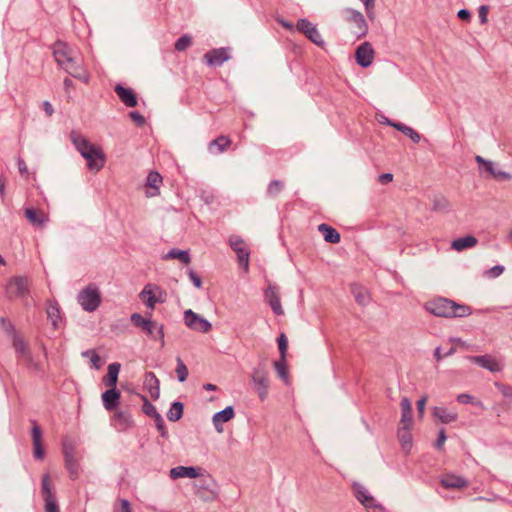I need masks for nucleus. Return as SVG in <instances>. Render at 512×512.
<instances>
[{"label": "nucleus", "mask_w": 512, "mask_h": 512, "mask_svg": "<svg viewBox=\"0 0 512 512\" xmlns=\"http://www.w3.org/2000/svg\"><path fill=\"white\" fill-rule=\"evenodd\" d=\"M33 454L37 459H43L44 450L42 447V431L38 425L32 428Z\"/></svg>", "instance_id": "c85d7f7f"}, {"label": "nucleus", "mask_w": 512, "mask_h": 512, "mask_svg": "<svg viewBox=\"0 0 512 512\" xmlns=\"http://www.w3.org/2000/svg\"><path fill=\"white\" fill-rule=\"evenodd\" d=\"M229 51L227 48L213 49L204 55V59L210 66H218L229 60Z\"/></svg>", "instance_id": "6ab92c4d"}, {"label": "nucleus", "mask_w": 512, "mask_h": 512, "mask_svg": "<svg viewBox=\"0 0 512 512\" xmlns=\"http://www.w3.org/2000/svg\"><path fill=\"white\" fill-rule=\"evenodd\" d=\"M265 298L268 301L271 309L277 315L284 314L283 308L280 302V296L278 289L275 286H269L265 292Z\"/></svg>", "instance_id": "5701e85b"}, {"label": "nucleus", "mask_w": 512, "mask_h": 512, "mask_svg": "<svg viewBox=\"0 0 512 512\" xmlns=\"http://www.w3.org/2000/svg\"><path fill=\"white\" fill-rule=\"evenodd\" d=\"M183 415V404L174 402L167 413V418L170 421H178Z\"/></svg>", "instance_id": "79ce46f5"}, {"label": "nucleus", "mask_w": 512, "mask_h": 512, "mask_svg": "<svg viewBox=\"0 0 512 512\" xmlns=\"http://www.w3.org/2000/svg\"><path fill=\"white\" fill-rule=\"evenodd\" d=\"M478 244V239L473 235H467L462 238H457L451 242V248L457 252L465 249H470Z\"/></svg>", "instance_id": "cd10ccee"}, {"label": "nucleus", "mask_w": 512, "mask_h": 512, "mask_svg": "<svg viewBox=\"0 0 512 512\" xmlns=\"http://www.w3.org/2000/svg\"><path fill=\"white\" fill-rule=\"evenodd\" d=\"M389 126L394 127L404 135L408 136L414 143H418L421 140V135L409 126L399 122H389Z\"/></svg>", "instance_id": "c9c22d12"}, {"label": "nucleus", "mask_w": 512, "mask_h": 512, "mask_svg": "<svg viewBox=\"0 0 512 512\" xmlns=\"http://www.w3.org/2000/svg\"><path fill=\"white\" fill-rule=\"evenodd\" d=\"M446 439H447V438H446L445 430H444V429H441V430L439 431V436H438V439H437V441H436V443H435V447H436L437 449H442V448H443V446H444V444H445Z\"/></svg>", "instance_id": "680f3d73"}, {"label": "nucleus", "mask_w": 512, "mask_h": 512, "mask_svg": "<svg viewBox=\"0 0 512 512\" xmlns=\"http://www.w3.org/2000/svg\"><path fill=\"white\" fill-rule=\"evenodd\" d=\"M13 346L16 353L20 358H22L23 361H25L28 365L37 368L36 363H34L32 359L30 350L22 337L19 335H14Z\"/></svg>", "instance_id": "a211bd4d"}, {"label": "nucleus", "mask_w": 512, "mask_h": 512, "mask_svg": "<svg viewBox=\"0 0 512 512\" xmlns=\"http://www.w3.org/2000/svg\"><path fill=\"white\" fill-rule=\"evenodd\" d=\"M432 415L444 424L455 422L458 418V414L454 411H449L444 407H434Z\"/></svg>", "instance_id": "c756f323"}, {"label": "nucleus", "mask_w": 512, "mask_h": 512, "mask_svg": "<svg viewBox=\"0 0 512 512\" xmlns=\"http://www.w3.org/2000/svg\"><path fill=\"white\" fill-rule=\"evenodd\" d=\"M25 216L29 222L35 226L42 227L47 221L48 216L41 210L28 208L25 210Z\"/></svg>", "instance_id": "473e14b6"}, {"label": "nucleus", "mask_w": 512, "mask_h": 512, "mask_svg": "<svg viewBox=\"0 0 512 512\" xmlns=\"http://www.w3.org/2000/svg\"><path fill=\"white\" fill-rule=\"evenodd\" d=\"M29 279L24 276L12 277L6 284V295L10 299L25 298L29 294Z\"/></svg>", "instance_id": "0eeeda50"}, {"label": "nucleus", "mask_w": 512, "mask_h": 512, "mask_svg": "<svg viewBox=\"0 0 512 512\" xmlns=\"http://www.w3.org/2000/svg\"><path fill=\"white\" fill-rule=\"evenodd\" d=\"M47 316L52 321V324L56 327L57 322L60 319V308L57 303H49L47 307Z\"/></svg>", "instance_id": "c03bdc74"}, {"label": "nucleus", "mask_w": 512, "mask_h": 512, "mask_svg": "<svg viewBox=\"0 0 512 512\" xmlns=\"http://www.w3.org/2000/svg\"><path fill=\"white\" fill-rule=\"evenodd\" d=\"M200 470V468L195 467L177 466L169 471V476L174 480L178 478H197L201 475Z\"/></svg>", "instance_id": "393cba45"}, {"label": "nucleus", "mask_w": 512, "mask_h": 512, "mask_svg": "<svg viewBox=\"0 0 512 512\" xmlns=\"http://www.w3.org/2000/svg\"><path fill=\"white\" fill-rule=\"evenodd\" d=\"M318 230L322 233L326 242L336 244L340 242V234L327 224H320Z\"/></svg>", "instance_id": "f704fd0d"}, {"label": "nucleus", "mask_w": 512, "mask_h": 512, "mask_svg": "<svg viewBox=\"0 0 512 512\" xmlns=\"http://www.w3.org/2000/svg\"><path fill=\"white\" fill-rule=\"evenodd\" d=\"M131 322L133 323L134 326L138 327V328H141L143 331L146 329V327L150 324V322L152 321L151 319H147V318H144L141 314L139 313H133L131 315Z\"/></svg>", "instance_id": "a18cd8bd"}, {"label": "nucleus", "mask_w": 512, "mask_h": 512, "mask_svg": "<svg viewBox=\"0 0 512 512\" xmlns=\"http://www.w3.org/2000/svg\"><path fill=\"white\" fill-rule=\"evenodd\" d=\"M251 380L259 399L264 401L268 396L270 388L269 375L265 368V364H259L257 367L253 368Z\"/></svg>", "instance_id": "39448f33"}, {"label": "nucleus", "mask_w": 512, "mask_h": 512, "mask_svg": "<svg viewBox=\"0 0 512 512\" xmlns=\"http://www.w3.org/2000/svg\"><path fill=\"white\" fill-rule=\"evenodd\" d=\"M130 118L139 126H143L145 124V118L138 112H130Z\"/></svg>", "instance_id": "052dcab7"}, {"label": "nucleus", "mask_w": 512, "mask_h": 512, "mask_svg": "<svg viewBox=\"0 0 512 512\" xmlns=\"http://www.w3.org/2000/svg\"><path fill=\"white\" fill-rule=\"evenodd\" d=\"M235 416L234 409L231 406L226 407L224 410L217 412L214 414L212 421L215 426V429L218 433L223 432V423H226L233 419Z\"/></svg>", "instance_id": "b1692460"}, {"label": "nucleus", "mask_w": 512, "mask_h": 512, "mask_svg": "<svg viewBox=\"0 0 512 512\" xmlns=\"http://www.w3.org/2000/svg\"><path fill=\"white\" fill-rule=\"evenodd\" d=\"M504 272V267L501 266V265H497V266H494L493 268H491L489 271H488V274L491 276V277H498L500 276L502 273Z\"/></svg>", "instance_id": "0e129e2a"}, {"label": "nucleus", "mask_w": 512, "mask_h": 512, "mask_svg": "<svg viewBox=\"0 0 512 512\" xmlns=\"http://www.w3.org/2000/svg\"><path fill=\"white\" fill-rule=\"evenodd\" d=\"M230 245L231 248L237 253L240 265H242L244 269L247 270L249 265V252L243 239L238 236H232L230 238Z\"/></svg>", "instance_id": "2eb2a0df"}, {"label": "nucleus", "mask_w": 512, "mask_h": 512, "mask_svg": "<svg viewBox=\"0 0 512 512\" xmlns=\"http://www.w3.org/2000/svg\"><path fill=\"white\" fill-rule=\"evenodd\" d=\"M283 188V183L280 182V181H272L270 184H269V187H268V193L270 195H277Z\"/></svg>", "instance_id": "6e6d98bb"}, {"label": "nucleus", "mask_w": 512, "mask_h": 512, "mask_svg": "<svg viewBox=\"0 0 512 512\" xmlns=\"http://www.w3.org/2000/svg\"><path fill=\"white\" fill-rule=\"evenodd\" d=\"M120 368L121 365L116 362L108 365L107 374L103 378V382L108 388H116Z\"/></svg>", "instance_id": "7c9ffc66"}, {"label": "nucleus", "mask_w": 512, "mask_h": 512, "mask_svg": "<svg viewBox=\"0 0 512 512\" xmlns=\"http://www.w3.org/2000/svg\"><path fill=\"white\" fill-rule=\"evenodd\" d=\"M493 177L496 179H499V180H510L511 179V175L509 173L498 170V169L495 172V174L493 175Z\"/></svg>", "instance_id": "338daca9"}, {"label": "nucleus", "mask_w": 512, "mask_h": 512, "mask_svg": "<svg viewBox=\"0 0 512 512\" xmlns=\"http://www.w3.org/2000/svg\"><path fill=\"white\" fill-rule=\"evenodd\" d=\"M488 12H489V9L487 6H480L479 10H478V16H479V19L481 21L482 24H486L488 19H487V16H488Z\"/></svg>", "instance_id": "13d9d810"}, {"label": "nucleus", "mask_w": 512, "mask_h": 512, "mask_svg": "<svg viewBox=\"0 0 512 512\" xmlns=\"http://www.w3.org/2000/svg\"><path fill=\"white\" fill-rule=\"evenodd\" d=\"M343 19L356 28L355 33L359 36H365L368 32V25L364 15L352 8H345L342 10Z\"/></svg>", "instance_id": "9d476101"}, {"label": "nucleus", "mask_w": 512, "mask_h": 512, "mask_svg": "<svg viewBox=\"0 0 512 512\" xmlns=\"http://www.w3.org/2000/svg\"><path fill=\"white\" fill-rule=\"evenodd\" d=\"M144 388L149 392L151 398L156 400L160 396V382L153 372H147L143 381Z\"/></svg>", "instance_id": "aec40b11"}, {"label": "nucleus", "mask_w": 512, "mask_h": 512, "mask_svg": "<svg viewBox=\"0 0 512 512\" xmlns=\"http://www.w3.org/2000/svg\"><path fill=\"white\" fill-rule=\"evenodd\" d=\"M451 208L450 202L443 196H435L432 209L436 212H448Z\"/></svg>", "instance_id": "ea45409f"}, {"label": "nucleus", "mask_w": 512, "mask_h": 512, "mask_svg": "<svg viewBox=\"0 0 512 512\" xmlns=\"http://www.w3.org/2000/svg\"><path fill=\"white\" fill-rule=\"evenodd\" d=\"M398 438L404 451L409 452L412 447V435L410 429L399 428Z\"/></svg>", "instance_id": "4c0bfd02"}, {"label": "nucleus", "mask_w": 512, "mask_h": 512, "mask_svg": "<svg viewBox=\"0 0 512 512\" xmlns=\"http://www.w3.org/2000/svg\"><path fill=\"white\" fill-rule=\"evenodd\" d=\"M115 92L120 98V100L128 107H135L137 105V99L134 92L131 89H127L122 87L121 85H117L115 87Z\"/></svg>", "instance_id": "2f4dec72"}, {"label": "nucleus", "mask_w": 512, "mask_h": 512, "mask_svg": "<svg viewBox=\"0 0 512 512\" xmlns=\"http://www.w3.org/2000/svg\"><path fill=\"white\" fill-rule=\"evenodd\" d=\"M113 421L118 429L123 430L131 423V416L129 413L121 410H114Z\"/></svg>", "instance_id": "e433bc0d"}, {"label": "nucleus", "mask_w": 512, "mask_h": 512, "mask_svg": "<svg viewBox=\"0 0 512 512\" xmlns=\"http://www.w3.org/2000/svg\"><path fill=\"white\" fill-rule=\"evenodd\" d=\"M143 400V411L146 415L155 419L156 422L164 423L163 418L157 412L155 406H153L145 396H142Z\"/></svg>", "instance_id": "58836bf2"}, {"label": "nucleus", "mask_w": 512, "mask_h": 512, "mask_svg": "<svg viewBox=\"0 0 512 512\" xmlns=\"http://www.w3.org/2000/svg\"><path fill=\"white\" fill-rule=\"evenodd\" d=\"M164 259H178L185 264L190 263V256L188 252L178 249H172L169 251V253L164 256Z\"/></svg>", "instance_id": "a19ab883"}, {"label": "nucleus", "mask_w": 512, "mask_h": 512, "mask_svg": "<svg viewBox=\"0 0 512 512\" xmlns=\"http://www.w3.org/2000/svg\"><path fill=\"white\" fill-rule=\"evenodd\" d=\"M400 407L402 413H412V404L408 398H402Z\"/></svg>", "instance_id": "4d7b16f0"}, {"label": "nucleus", "mask_w": 512, "mask_h": 512, "mask_svg": "<svg viewBox=\"0 0 512 512\" xmlns=\"http://www.w3.org/2000/svg\"><path fill=\"white\" fill-rule=\"evenodd\" d=\"M352 293L356 299V301L360 305H366L369 302V295L366 289L362 287H353Z\"/></svg>", "instance_id": "37998d69"}, {"label": "nucleus", "mask_w": 512, "mask_h": 512, "mask_svg": "<svg viewBox=\"0 0 512 512\" xmlns=\"http://www.w3.org/2000/svg\"><path fill=\"white\" fill-rule=\"evenodd\" d=\"M425 308L428 312L437 317H466L471 314V308L469 306L457 304L446 298L430 301L425 305Z\"/></svg>", "instance_id": "7ed1b4c3"}, {"label": "nucleus", "mask_w": 512, "mask_h": 512, "mask_svg": "<svg viewBox=\"0 0 512 512\" xmlns=\"http://www.w3.org/2000/svg\"><path fill=\"white\" fill-rule=\"evenodd\" d=\"M120 397L121 393L117 388H108L101 396L104 408L108 411H114L119 403Z\"/></svg>", "instance_id": "4be33fe9"}, {"label": "nucleus", "mask_w": 512, "mask_h": 512, "mask_svg": "<svg viewBox=\"0 0 512 512\" xmlns=\"http://www.w3.org/2000/svg\"><path fill=\"white\" fill-rule=\"evenodd\" d=\"M77 300L84 311L93 312L101 304V292L95 284H90L79 292Z\"/></svg>", "instance_id": "20e7f679"}, {"label": "nucleus", "mask_w": 512, "mask_h": 512, "mask_svg": "<svg viewBox=\"0 0 512 512\" xmlns=\"http://www.w3.org/2000/svg\"><path fill=\"white\" fill-rule=\"evenodd\" d=\"M70 140L74 144L77 151L87 161V166L92 171H99L105 163V156L102 150L90 143L89 140L79 132L72 131Z\"/></svg>", "instance_id": "f03ea898"}, {"label": "nucleus", "mask_w": 512, "mask_h": 512, "mask_svg": "<svg viewBox=\"0 0 512 512\" xmlns=\"http://www.w3.org/2000/svg\"><path fill=\"white\" fill-rule=\"evenodd\" d=\"M374 55L372 45L369 42H364L356 49L355 59L360 66L366 68L373 63Z\"/></svg>", "instance_id": "4468645a"}, {"label": "nucleus", "mask_w": 512, "mask_h": 512, "mask_svg": "<svg viewBox=\"0 0 512 512\" xmlns=\"http://www.w3.org/2000/svg\"><path fill=\"white\" fill-rule=\"evenodd\" d=\"M412 424V413H402L399 428L411 429Z\"/></svg>", "instance_id": "864d4df0"}, {"label": "nucleus", "mask_w": 512, "mask_h": 512, "mask_svg": "<svg viewBox=\"0 0 512 512\" xmlns=\"http://www.w3.org/2000/svg\"><path fill=\"white\" fill-rule=\"evenodd\" d=\"M176 374L180 382H184L188 377V369L181 358H177Z\"/></svg>", "instance_id": "de8ad7c7"}, {"label": "nucleus", "mask_w": 512, "mask_h": 512, "mask_svg": "<svg viewBox=\"0 0 512 512\" xmlns=\"http://www.w3.org/2000/svg\"><path fill=\"white\" fill-rule=\"evenodd\" d=\"M53 57L60 68L72 77L88 83L90 75L76 55V51L66 42L56 41L52 46Z\"/></svg>", "instance_id": "f257e3e1"}, {"label": "nucleus", "mask_w": 512, "mask_h": 512, "mask_svg": "<svg viewBox=\"0 0 512 512\" xmlns=\"http://www.w3.org/2000/svg\"><path fill=\"white\" fill-rule=\"evenodd\" d=\"M274 368L276 370L277 375L281 379L286 381L288 378V371H287V367H286V358L281 357L279 361H276L274 363Z\"/></svg>", "instance_id": "49530a36"}, {"label": "nucleus", "mask_w": 512, "mask_h": 512, "mask_svg": "<svg viewBox=\"0 0 512 512\" xmlns=\"http://www.w3.org/2000/svg\"><path fill=\"white\" fill-rule=\"evenodd\" d=\"M188 274H189V278L192 281V283L194 284V286L197 288H201V286H202L201 278L198 275H196L192 270L189 271Z\"/></svg>", "instance_id": "e2e57ef3"}, {"label": "nucleus", "mask_w": 512, "mask_h": 512, "mask_svg": "<svg viewBox=\"0 0 512 512\" xmlns=\"http://www.w3.org/2000/svg\"><path fill=\"white\" fill-rule=\"evenodd\" d=\"M195 494L205 502H212L218 497V490L212 478H202L194 484Z\"/></svg>", "instance_id": "6e6552de"}, {"label": "nucleus", "mask_w": 512, "mask_h": 512, "mask_svg": "<svg viewBox=\"0 0 512 512\" xmlns=\"http://www.w3.org/2000/svg\"><path fill=\"white\" fill-rule=\"evenodd\" d=\"M353 491L356 498L365 506V507H374L375 500L374 498L368 494L366 489L360 484L353 485Z\"/></svg>", "instance_id": "72a5a7b5"}, {"label": "nucleus", "mask_w": 512, "mask_h": 512, "mask_svg": "<svg viewBox=\"0 0 512 512\" xmlns=\"http://www.w3.org/2000/svg\"><path fill=\"white\" fill-rule=\"evenodd\" d=\"M467 359L492 373L500 372L503 369V364L498 359L488 354L482 356H468Z\"/></svg>", "instance_id": "ddd939ff"}, {"label": "nucleus", "mask_w": 512, "mask_h": 512, "mask_svg": "<svg viewBox=\"0 0 512 512\" xmlns=\"http://www.w3.org/2000/svg\"><path fill=\"white\" fill-rule=\"evenodd\" d=\"M82 356L89 357L92 365L99 369L101 367V359L99 355L94 350H88L82 353Z\"/></svg>", "instance_id": "09e8293b"}, {"label": "nucleus", "mask_w": 512, "mask_h": 512, "mask_svg": "<svg viewBox=\"0 0 512 512\" xmlns=\"http://www.w3.org/2000/svg\"><path fill=\"white\" fill-rule=\"evenodd\" d=\"M139 298L150 310H154L157 303H164L167 293L160 286L148 283L139 294Z\"/></svg>", "instance_id": "423d86ee"}, {"label": "nucleus", "mask_w": 512, "mask_h": 512, "mask_svg": "<svg viewBox=\"0 0 512 512\" xmlns=\"http://www.w3.org/2000/svg\"><path fill=\"white\" fill-rule=\"evenodd\" d=\"M163 178L162 176L156 172L151 171L146 180V197L152 198L160 195V185L162 184Z\"/></svg>", "instance_id": "f3484780"}, {"label": "nucleus", "mask_w": 512, "mask_h": 512, "mask_svg": "<svg viewBox=\"0 0 512 512\" xmlns=\"http://www.w3.org/2000/svg\"><path fill=\"white\" fill-rule=\"evenodd\" d=\"M191 45V38L187 35L180 37L175 43V49L178 51H184Z\"/></svg>", "instance_id": "3c124183"}, {"label": "nucleus", "mask_w": 512, "mask_h": 512, "mask_svg": "<svg viewBox=\"0 0 512 512\" xmlns=\"http://www.w3.org/2000/svg\"><path fill=\"white\" fill-rule=\"evenodd\" d=\"M278 342V348L280 351V355L282 358H286V352L288 348V339L285 334H281L277 340Z\"/></svg>", "instance_id": "603ef678"}, {"label": "nucleus", "mask_w": 512, "mask_h": 512, "mask_svg": "<svg viewBox=\"0 0 512 512\" xmlns=\"http://www.w3.org/2000/svg\"><path fill=\"white\" fill-rule=\"evenodd\" d=\"M144 332L151 339L159 341L161 347H164L165 340H164V327H163V325H161L158 322L152 320L150 322V324L146 327Z\"/></svg>", "instance_id": "a878e982"}, {"label": "nucleus", "mask_w": 512, "mask_h": 512, "mask_svg": "<svg viewBox=\"0 0 512 512\" xmlns=\"http://www.w3.org/2000/svg\"><path fill=\"white\" fill-rule=\"evenodd\" d=\"M365 6L366 14L370 20L375 18V0H361Z\"/></svg>", "instance_id": "5fc2aeb1"}, {"label": "nucleus", "mask_w": 512, "mask_h": 512, "mask_svg": "<svg viewBox=\"0 0 512 512\" xmlns=\"http://www.w3.org/2000/svg\"><path fill=\"white\" fill-rule=\"evenodd\" d=\"M231 143L232 141L229 137L221 135L209 143L208 150L211 154H220L225 152Z\"/></svg>", "instance_id": "bb28decb"}, {"label": "nucleus", "mask_w": 512, "mask_h": 512, "mask_svg": "<svg viewBox=\"0 0 512 512\" xmlns=\"http://www.w3.org/2000/svg\"><path fill=\"white\" fill-rule=\"evenodd\" d=\"M457 401L462 404L472 403L478 407L484 408L483 403L480 401H474L470 394L462 393L457 396Z\"/></svg>", "instance_id": "8fccbe9b"}, {"label": "nucleus", "mask_w": 512, "mask_h": 512, "mask_svg": "<svg viewBox=\"0 0 512 512\" xmlns=\"http://www.w3.org/2000/svg\"><path fill=\"white\" fill-rule=\"evenodd\" d=\"M119 503H120V507H119L118 512H132L131 506H130V503L128 500L122 499V500H120Z\"/></svg>", "instance_id": "69168bd1"}, {"label": "nucleus", "mask_w": 512, "mask_h": 512, "mask_svg": "<svg viewBox=\"0 0 512 512\" xmlns=\"http://www.w3.org/2000/svg\"><path fill=\"white\" fill-rule=\"evenodd\" d=\"M184 323L189 329L201 333H208L212 329V324L207 319L191 309L184 312Z\"/></svg>", "instance_id": "1a4fd4ad"}, {"label": "nucleus", "mask_w": 512, "mask_h": 512, "mask_svg": "<svg viewBox=\"0 0 512 512\" xmlns=\"http://www.w3.org/2000/svg\"><path fill=\"white\" fill-rule=\"evenodd\" d=\"M440 483L446 489H463L469 485L466 479L454 474L444 475L441 478Z\"/></svg>", "instance_id": "412c9836"}, {"label": "nucleus", "mask_w": 512, "mask_h": 512, "mask_svg": "<svg viewBox=\"0 0 512 512\" xmlns=\"http://www.w3.org/2000/svg\"><path fill=\"white\" fill-rule=\"evenodd\" d=\"M42 493L45 500V511L59 512L56 497L53 492V485L48 474H45L42 478Z\"/></svg>", "instance_id": "9b49d317"}, {"label": "nucleus", "mask_w": 512, "mask_h": 512, "mask_svg": "<svg viewBox=\"0 0 512 512\" xmlns=\"http://www.w3.org/2000/svg\"><path fill=\"white\" fill-rule=\"evenodd\" d=\"M63 454L65 460V466L69 471L70 477L76 479L79 474V465L75 456V449L71 443L65 441L63 443Z\"/></svg>", "instance_id": "f8f14e48"}, {"label": "nucleus", "mask_w": 512, "mask_h": 512, "mask_svg": "<svg viewBox=\"0 0 512 512\" xmlns=\"http://www.w3.org/2000/svg\"><path fill=\"white\" fill-rule=\"evenodd\" d=\"M42 107H43V110H44L45 114H46L48 117H50V116H52V115H53V113H54V108H53V106H52V104H51L50 102H48V101H44V102H43Z\"/></svg>", "instance_id": "774afa93"}, {"label": "nucleus", "mask_w": 512, "mask_h": 512, "mask_svg": "<svg viewBox=\"0 0 512 512\" xmlns=\"http://www.w3.org/2000/svg\"><path fill=\"white\" fill-rule=\"evenodd\" d=\"M297 29L305 34L307 38H309L313 43L320 46L323 44V39L317 30L316 26L313 25L306 19H301L297 23Z\"/></svg>", "instance_id": "dca6fc26"}, {"label": "nucleus", "mask_w": 512, "mask_h": 512, "mask_svg": "<svg viewBox=\"0 0 512 512\" xmlns=\"http://www.w3.org/2000/svg\"><path fill=\"white\" fill-rule=\"evenodd\" d=\"M427 396H423L421 399L418 400L417 402V410H418V414H419V417L422 418L423 415H424V411H425V406H426V403H427Z\"/></svg>", "instance_id": "bf43d9fd"}]
</instances>
